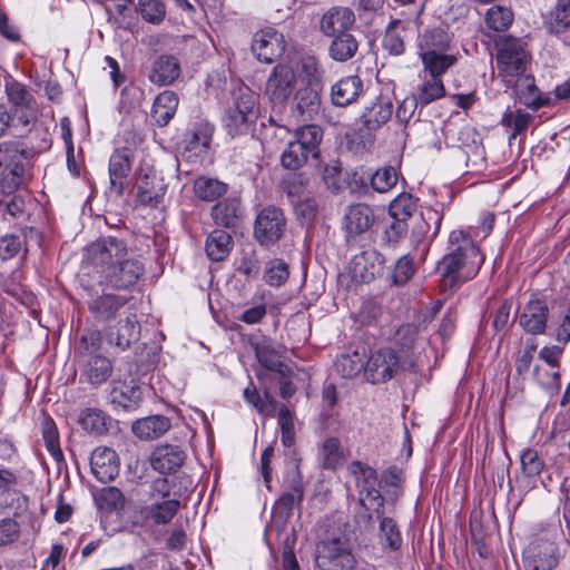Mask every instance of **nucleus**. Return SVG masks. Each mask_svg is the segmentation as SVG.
Wrapping results in <instances>:
<instances>
[{"label": "nucleus", "mask_w": 570, "mask_h": 570, "mask_svg": "<svg viewBox=\"0 0 570 570\" xmlns=\"http://www.w3.org/2000/svg\"><path fill=\"white\" fill-rule=\"evenodd\" d=\"M255 354L264 367L271 370L278 375H284L286 372H291V368L281 361L278 351L273 346L271 342H262L255 346Z\"/></svg>", "instance_id": "obj_40"}, {"label": "nucleus", "mask_w": 570, "mask_h": 570, "mask_svg": "<svg viewBox=\"0 0 570 570\" xmlns=\"http://www.w3.org/2000/svg\"><path fill=\"white\" fill-rule=\"evenodd\" d=\"M278 409V425L281 428L282 444L286 448H291L295 442V424L292 412L285 406L281 405Z\"/></svg>", "instance_id": "obj_57"}, {"label": "nucleus", "mask_w": 570, "mask_h": 570, "mask_svg": "<svg viewBox=\"0 0 570 570\" xmlns=\"http://www.w3.org/2000/svg\"><path fill=\"white\" fill-rule=\"evenodd\" d=\"M384 256L374 248L355 255L350 264L351 277L356 282L370 283L383 273Z\"/></svg>", "instance_id": "obj_13"}, {"label": "nucleus", "mask_w": 570, "mask_h": 570, "mask_svg": "<svg viewBox=\"0 0 570 570\" xmlns=\"http://www.w3.org/2000/svg\"><path fill=\"white\" fill-rule=\"evenodd\" d=\"M350 471L355 478L360 505L367 511H374L377 517L384 514V498L381 494L376 471L360 461H353Z\"/></svg>", "instance_id": "obj_5"}, {"label": "nucleus", "mask_w": 570, "mask_h": 570, "mask_svg": "<svg viewBox=\"0 0 570 570\" xmlns=\"http://www.w3.org/2000/svg\"><path fill=\"white\" fill-rule=\"evenodd\" d=\"M513 21V13L504 7H491L485 14L488 27L494 31H503L510 27Z\"/></svg>", "instance_id": "obj_55"}, {"label": "nucleus", "mask_w": 570, "mask_h": 570, "mask_svg": "<svg viewBox=\"0 0 570 570\" xmlns=\"http://www.w3.org/2000/svg\"><path fill=\"white\" fill-rule=\"evenodd\" d=\"M110 189L121 196L131 170V153L128 148L116 149L109 159Z\"/></svg>", "instance_id": "obj_19"}, {"label": "nucleus", "mask_w": 570, "mask_h": 570, "mask_svg": "<svg viewBox=\"0 0 570 570\" xmlns=\"http://www.w3.org/2000/svg\"><path fill=\"white\" fill-rule=\"evenodd\" d=\"M531 120L532 116L528 112H523L522 110H517L515 112L507 110L502 116L501 125L507 128H512L510 139H514L529 127Z\"/></svg>", "instance_id": "obj_54"}, {"label": "nucleus", "mask_w": 570, "mask_h": 570, "mask_svg": "<svg viewBox=\"0 0 570 570\" xmlns=\"http://www.w3.org/2000/svg\"><path fill=\"white\" fill-rule=\"evenodd\" d=\"M299 78L307 82L306 87L320 88L324 71L321 69L318 61L314 57H304L297 66Z\"/></svg>", "instance_id": "obj_50"}, {"label": "nucleus", "mask_w": 570, "mask_h": 570, "mask_svg": "<svg viewBox=\"0 0 570 570\" xmlns=\"http://www.w3.org/2000/svg\"><path fill=\"white\" fill-rule=\"evenodd\" d=\"M257 116V96L243 85L233 91V101L225 111L223 124L229 135L236 136L245 132Z\"/></svg>", "instance_id": "obj_4"}, {"label": "nucleus", "mask_w": 570, "mask_h": 570, "mask_svg": "<svg viewBox=\"0 0 570 570\" xmlns=\"http://www.w3.org/2000/svg\"><path fill=\"white\" fill-rule=\"evenodd\" d=\"M419 57L423 65V72L439 78L458 61L456 55L451 51L421 53Z\"/></svg>", "instance_id": "obj_32"}, {"label": "nucleus", "mask_w": 570, "mask_h": 570, "mask_svg": "<svg viewBox=\"0 0 570 570\" xmlns=\"http://www.w3.org/2000/svg\"><path fill=\"white\" fill-rule=\"evenodd\" d=\"M355 16L350 8L335 7L324 13L321 20V30L327 37L347 32L354 24Z\"/></svg>", "instance_id": "obj_24"}, {"label": "nucleus", "mask_w": 570, "mask_h": 570, "mask_svg": "<svg viewBox=\"0 0 570 570\" xmlns=\"http://www.w3.org/2000/svg\"><path fill=\"white\" fill-rule=\"evenodd\" d=\"M548 316L547 303L539 298H532L524 305L519 316V324L524 332L540 335L546 332Z\"/></svg>", "instance_id": "obj_16"}, {"label": "nucleus", "mask_w": 570, "mask_h": 570, "mask_svg": "<svg viewBox=\"0 0 570 570\" xmlns=\"http://www.w3.org/2000/svg\"><path fill=\"white\" fill-rule=\"evenodd\" d=\"M180 509V501L177 499L153 500L150 504L141 508L140 513L146 521L154 524H167Z\"/></svg>", "instance_id": "obj_25"}, {"label": "nucleus", "mask_w": 570, "mask_h": 570, "mask_svg": "<svg viewBox=\"0 0 570 570\" xmlns=\"http://www.w3.org/2000/svg\"><path fill=\"white\" fill-rule=\"evenodd\" d=\"M286 229V218L279 208L266 207L259 212L254 226L256 239L265 246L276 243Z\"/></svg>", "instance_id": "obj_10"}, {"label": "nucleus", "mask_w": 570, "mask_h": 570, "mask_svg": "<svg viewBox=\"0 0 570 570\" xmlns=\"http://www.w3.org/2000/svg\"><path fill=\"white\" fill-rule=\"evenodd\" d=\"M316 551L320 570H348L354 567V557L342 538L322 541Z\"/></svg>", "instance_id": "obj_9"}, {"label": "nucleus", "mask_w": 570, "mask_h": 570, "mask_svg": "<svg viewBox=\"0 0 570 570\" xmlns=\"http://www.w3.org/2000/svg\"><path fill=\"white\" fill-rule=\"evenodd\" d=\"M194 190L200 199L213 202L226 193L227 186L214 178L199 177L195 180Z\"/></svg>", "instance_id": "obj_48"}, {"label": "nucleus", "mask_w": 570, "mask_h": 570, "mask_svg": "<svg viewBox=\"0 0 570 570\" xmlns=\"http://www.w3.org/2000/svg\"><path fill=\"white\" fill-rule=\"evenodd\" d=\"M21 239L17 235H4L0 237V259L9 261L21 250Z\"/></svg>", "instance_id": "obj_64"}, {"label": "nucleus", "mask_w": 570, "mask_h": 570, "mask_svg": "<svg viewBox=\"0 0 570 570\" xmlns=\"http://www.w3.org/2000/svg\"><path fill=\"white\" fill-rule=\"evenodd\" d=\"M178 102V96L174 91L160 92L153 104L150 114L153 121L160 127L166 126L176 114Z\"/></svg>", "instance_id": "obj_30"}, {"label": "nucleus", "mask_w": 570, "mask_h": 570, "mask_svg": "<svg viewBox=\"0 0 570 570\" xmlns=\"http://www.w3.org/2000/svg\"><path fill=\"white\" fill-rule=\"evenodd\" d=\"M344 456L341 443L336 438L326 439L320 449V462L322 468L335 470L343 464Z\"/></svg>", "instance_id": "obj_47"}, {"label": "nucleus", "mask_w": 570, "mask_h": 570, "mask_svg": "<svg viewBox=\"0 0 570 570\" xmlns=\"http://www.w3.org/2000/svg\"><path fill=\"white\" fill-rule=\"evenodd\" d=\"M304 498V489L299 473L292 479L289 491L284 493L274 504L273 514L286 522L295 505L301 504Z\"/></svg>", "instance_id": "obj_26"}, {"label": "nucleus", "mask_w": 570, "mask_h": 570, "mask_svg": "<svg viewBox=\"0 0 570 570\" xmlns=\"http://www.w3.org/2000/svg\"><path fill=\"white\" fill-rule=\"evenodd\" d=\"M170 428V421L164 415H151L136 421L132 432L142 440H154L165 434Z\"/></svg>", "instance_id": "obj_33"}, {"label": "nucleus", "mask_w": 570, "mask_h": 570, "mask_svg": "<svg viewBox=\"0 0 570 570\" xmlns=\"http://www.w3.org/2000/svg\"><path fill=\"white\" fill-rule=\"evenodd\" d=\"M452 37L443 26L429 27L417 37V55L451 51Z\"/></svg>", "instance_id": "obj_23"}, {"label": "nucleus", "mask_w": 570, "mask_h": 570, "mask_svg": "<svg viewBox=\"0 0 570 570\" xmlns=\"http://www.w3.org/2000/svg\"><path fill=\"white\" fill-rule=\"evenodd\" d=\"M413 273V261L407 256H403L395 263L392 274L393 283L396 285H403L412 277Z\"/></svg>", "instance_id": "obj_62"}, {"label": "nucleus", "mask_w": 570, "mask_h": 570, "mask_svg": "<svg viewBox=\"0 0 570 570\" xmlns=\"http://www.w3.org/2000/svg\"><path fill=\"white\" fill-rule=\"evenodd\" d=\"M393 111L392 98L380 95L365 106L361 122L370 131L377 130L391 119Z\"/></svg>", "instance_id": "obj_17"}, {"label": "nucleus", "mask_w": 570, "mask_h": 570, "mask_svg": "<svg viewBox=\"0 0 570 570\" xmlns=\"http://www.w3.org/2000/svg\"><path fill=\"white\" fill-rule=\"evenodd\" d=\"M497 66L507 81L522 76L525 71L528 55L519 39L504 37L497 41Z\"/></svg>", "instance_id": "obj_6"}, {"label": "nucleus", "mask_w": 570, "mask_h": 570, "mask_svg": "<svg viewBox=\"0 0 570 570\" xmlns=\"http://www.w3.org/2000/svg\"><path fill=\"white\" fill-rule=\"evenodd\" d=\"M307 180L302 174H289L284 178L282 187L294 204L296 198H301L304 195Z\"/></svg>", "instance_id": "obj_60"}, {"label": "nucleus", "mask_w": 570, "mask_h": 570, "mask_svg": "<svg viewBox=\"0 0 570 570\" xmlns=\"http://www.w3.org/2000/svg\"><path fill=\"white\" fill-rule=\"evenodd\" d=\"M288 275V266L284 261L275 258L266 264L264 278L268 285L281 286L287 281Z\"/></svg>", "instance_id": "obj_58"}, {"label": "nucleus", "mask_w": 570, "mask_h": 570, "mask_svg": "<svg viewBox=\"0 0 570 570\" xmlns=\"http://www.w3.org/2000/svg\"><path fill=\"white\" fill-rule=\"evenodd\" d=\"M416 199L411 194L402 193L391 202L389 214L392 219L406 222L416 212Z\"/></svg>", "instance_id": "obj_49"}, {"label": "nucleus", "mask_w": 570, "mask_h": 570, "mask_svg": "<svg viewBox=\"0 0 570 570\" xmlns=\"http://www.w3.org/2000/svg\"><path fill=\"white\" fill-rule=\"evenodd\" d=\"M367 351L360 344L352 353L341 355L335 363L336 370L343 377H354L366 367Z\"/></svg>", "instance_id": "obj_31"}, {"label": "nucleus", "mask_w": 570, "mask_h": 570, "mask_svg": "<svg viewBox=\"0 0 570 570\" xmlns=\"http://www.w3.org/2000/svg\"><path fill=\"white\" fill-rule=\"evenodd\" d=\"M320 102L318 88L305 87L296 92L293 111L303 119L312 118L317 112Z\"/></svg>", "instance_id": "obj_39"}, {"label": "nucleus", "mask_w": 570, "mask_h": 570, "mask_svg": "<svg viewBox=\"0 0 570 570\" xmlns=\"http://www.w3.org/2000/svg\"><path fill=\"white\" fill-rule=\"evenodd\" d=\"M245 402L254 407L259 414L266 416H275L277 402L267 389L264 390L262 396L256 386L250 382L243 391Z\"/></svg>", "instance_id": "obj_36"}, {"label": "nucleus", "mask_w": 570, "mask_h": 570, "mask_svg": "<svg viewBox=\"0 0 570 570\" xmlns=\"http://www.w3.org/2000/svg\"><path fill=\"white\" fill-rule=\"evenodd\" d=\"M42 436L48 452L57 461L63 459V453L59 444V434L56 424L51 420H45L42 423Z\"/></svg>", "instance_id": "obj_56"}, {"label": "nucleus", "mask_w": 570, "mask_h": 570, "mask_svg": "<svg viewBox=\"0 0 570 570\" xmlns=\"http://www.w3.org/2000/svg\"><path fill=\"white\" fill-rule=\"evenodd\" d=\"M323 138L322 128L317 125L299 127L294 132L282 153V165L291 170H296L309 159H316L320 154V144Z\"/></svg>", "instance_id": "obj_3"}, {"label": "nucleus", "mask_w": 570, "mask_h": 570, "mask_svg": "<svg viewBox=\"0 0 570 570\" xmlns=\"http://www.w3.org/2000/svg\"><path fill=\"white\" fill-rule=\"evenodd\" d=\"M205 250L210 261L220 262L225 259L232 250V237L222 229L213 230L205 244Z\"/></svg>", "instance_id": "obj_38"}, {"label": "nucleus", "mask_w": 570, "mask_h": 570, "mask_svg": "<svg viewBox=\"0 0 570 570\" xmlns=\"http://www.w3.org/2000/svg\"><path fill=\"white\" fill-rule=\"evenodd\" d=\"M381 519L379 539L384 550L395 551L401 548L402 537L395 521L391 518L377 517Z\"/></svg>", "instance_id": "obj_46"}, {"label": "nucleus", "mask_w": 570, "mask_h": 570, "mask_svg": "<svg viewBox=\"0 0 570 570\" xmlns=\"http://www.w3.org/2000/svg\"><path fill=\"white\" fill-rule=\"evenodd\" d=\"M214 134V126L208 122H199L186 136L185 149L191 151L195 156H199L209 148Z\"/></svg>", "instance_id": "obj_37"}, {"label": "nucleus", "mask_w": 570, "mask_h": 570, "mask_svg": "<svg viewBox=\"0 0 570 570\" xmlns=\"http://www.w3.org/2000/svg\"><path fill=\"white\" fill-rule=\"evenodd\" d=\"M90 468L98 481L107 483L119 473L118 456L112 449L99 446L91 453Z\"/></svg>", "instance_id": "obj_18"}, {"label": "nucleus", "mask_w": 570, "mask_h": 570, "mask_svg": "<svg viewBox=\"0 0 570 570\" xmlns=\"http://www.w3.org/2000/svg\"><path fill=\"white\" fill-rule=\"evenodd\" d=\"M363 91V81L358 76H347L333 85L331 98L335 106L345 107L354 102Z\"/></svg>", "instance_id": "obj_28"}, {"label": "nucleus", "mask_w": 570, "mask_h": 570, "mask_svg": "<svg viewBox=\"0 0 570 570\" xmlns=\"http://www.w3.org/2000/svg\"><path fill=\"white\" fill-rule=\"evenodd\" d=\"M397 183V174L393 167L379 169L372 175L371 184L374 190L386 193Z\"/></svg>", "instance_id": "obj_59"}, {"label": "nucleus", "mask_w": 570, "mask_h": 570, "mask_svg": "<svg viewBox=\"0 0 570 570\" xmlns=\"http://www.w3.org/2000/svg\"><path fill=\"white\" fill-rule=\"evenodd\" d=\"M111 373V362L101 355L91 356L83 370V375L87 381L96 386L105 383L110 377Z\"/></svg>", "instance_id": "obj_41"}, {"label": "nucleus", "mask_w": 570, "mask_h": 570, "mask_svg": "<svg viewBox=\"0 0 570 570\" xmlns=\"http://www.w3.org/2000/svg\"><path fill=\"white\" fill-rule=\"evenodd\" d=\"M90 261L99 274V286L129 289L144 275V264L128 257L127 245L116 237H102L89 247Z\"/></svg>", "instance_id": "obj_1"}, {"label": "nucleus", "mask_w": 570, "mask_h": 570, "mask_svg": "<svg viewBox=\"0 0 570 570\" xmlns=\"http://www.w3.org/2000/svg\"><path fill=\"white\" fill-rule=\"evenodd\" d=\"M24 151L16 142L0 145L1 187L10 194L22 183Z\"/></svg>", "instance_id": "obj_8"}, {"label": "nucleus", "mask_w": 570, "mask_h": 570, "mask_svg": "<svg viewBox=\"0 0 570 570\" xmlns=\"http://www.w3.org/2000/svg\"><path fill=\"white\" fill-rule=\"evenodd\" d=\"M445 95L444 83L441 78L425 76L422 79V82L417 87V91L415 98L420 101L421 105L426 106L434 100H438Z\"/></svg>", "instance_id": "obj_44"}, {"label": "nucleus", "mask_w": 570, "mask_h": 570, "mask_svg": "<svg viewBox=\"0 0 570 570\" xmlns=\"http://www.w3.org/2000/svg\"><path fill=\"white\" fill-rule=\"evenodd\" d=\"M449 243V253L438 266L443 291L456 288L463 282L473 278L484 262V256L463 230H453Z\"/></svg>", "instance_id": "obj_2"}, {"label": "nucleus", "mask_w": 570, "mask_h": 570, "mask_svg": "<svg viewBox=\"0 0 570 570\" xmlns=\"http://www.w3.org/2000/svg\"><path fill=\"white\" fill-rule=\"evenodd\" d=\"M110 402L118 407L126 411H131L138 407L142 400L141 387L134 379L114 380L111 383Z\"/></svg>", "instance_id": "obj_20"}, {"label": "nucleus", "mask_w": 570, "mask_h": 570, "mask_svg": "<svg viewBox=\"0 0 570 570\" xmlns=\"http://www.w3.org/2000/svg\"><path fill=\"white\" fill-rule=\"evenodd\" d=\"M106 286L85 285L83 289L87 293V305L90 313L96 320L101 322H110L117 317L119 311L128 303L129 298L126 295H116L106 293Z\"/></svg>", "instance_id": "obj_7"}, {"label": "nucleus", "mask_w": 570, "mask_h": 570, "mask_svg": "<svg viewBox=\"0 0 570 570\" xmlns=\"http://www.w3.org/2000/svg\"><path fill=\"white\" fill-rule=\"evenodd\" d=\"M284 50V36L274 28L262 29L253 37L252 51L262 62L272 63Z\"/></svg>", "instance_id": "obj_12"}, {"label": "nucleus", "mask_w": 570, "mask_h": 570, "mask_svg": "<svg viewBox=\"0 0 570 570\" xmlns=\"http://www.w3.org/2000/svg\"><path fill=\"white\" fill-rule=\"evenodd\" d=\"M544 26L551 33H561L570 27V7L557 0L556 6L544 19Z\"/></svg>", "instance_id": "obj_45"}, {"label": "nucleus", "mask_w": 570, "mask_h": 570, "mask_svg": "<svg viewBox=\"0 0 570 570\" xmlns=\"http://www.w3.org/2000/svg\"><path fill=\"white\" fill-rule=\"evenodd\" d=\"M6 92L8 96V99L16 106V107H29V104L32 99V96L27 90L26 86L18 82V81H10L6 85Z\"/></svg>", "instance_id": "obj_61"}, {"label": "nucleus", "mask_w": 570, "mask_h": 570, "mask_svg": "<svg viewBox=\"0 0 570 570\" xmlns=\"http://www.w3.org/2000/svg\"><path fill=\"white\" fill-rule=\"evenodd\" d=\"M185 459V452L178 445L163 444L153 451L150 463L154 470L166 474L177 471Z\"/></svg>", "instance_id": "obj_22"}, {"label": "nucleus", "mask_w": 570, "mask_h": 570, "mask_svg": "<svg viewBox=\"0 0 570 570\" xmlns=\"http://www.w3.org/2000/svg\"><path fill=\"white\" fill-rule=\"evenodd\" d=\"M165 195V187L157 177L145 175L137 184V199L145 206H157Z\"/></svg>", "instance_id": "obj_35"}, {"label": "nucleus", "mask_w": 570, "mask_h": 570, "mask_svg": "<svg viewBox=\"0 0 570 570\" xmlns=\"http://www.w3.org/2000/svg\"><path fill=\"white\" fill-rule=\"evenodd\" d=\"M328 52L332 59L336 61H347L355 56L358 49V42L355 37L348 32L333 37Z\"/></svg>", "instance_id": "obj_42"}, {"label": "nucleus", "mask_w": 570, "mask_h": 570, "mask_svg": "<svg viewBox=\"0 0 570 570\" xmlns=\"http://www.w3.org/2000/svg\"><path fill=\"white\" fill-rule=\"evenodd\" d=\"M137 11L151 24H160L166 17V6L160 0H138Z\"/></svg>", "instance_id": "obj_51"}, {"label": "nucleus", "mask_w": 570, "mask_h": 570, "mask_svg": "<svg viewBox=\"0 0 570 570\" xmlns=\"http://www.w3.org/2000/svg\"><path fill=\"white\" fill-rule=\"evenodd\" d=\"M558 563L557 548L553 543L530 548L524 558L527 570H552Z\"/></svg>", "instance_id": "obj_27"}, {"label": "nucleus", "mask_w": 570, "mask_h": 570, "mask_svg": "<svg viewBox=\"0 0 570 570\" xmlns=\"http://www.w3.org/2000/svg\"><path fill=\"white\" fill-rule=\"evenodd\" d=\"M79 424L89 433L102 434L107 431L106 415L98 409H86L79 416Z\"/></svg>", "instance_id": "obj_52"}, {"label": "nucleus", "mask_w": 570, "mask_h": 570, "mask_svg": "<svg viewBox=\"0 0 570 570\" xmlns=\"http://www.w3.org/2000/svg\"><path fill=\"white\" fill-rule=\"evenodd\" d=\"M397 368L399 356L389 347L380 348L366 358L365 373L374 384L391 380Z\"/></svg>", "instance_id": "obj_14"}, {"label": "nucleus", "mask_w": 570, "mask_h": 570, "mask_svg": "<svg viewBox=\"0 0 570 570\" xmlns=\"http://www.w3.org/2000/svg\"><path fill=\"white\" fill-rule=\"evenodd\" d=\"M373 223V210L367 205L355 204L346 208L343 218V228L348 238L356 237L367 232Z\"/></svg>", "instance_id": "obj_21"}, {"label": "nucleus", "mask_w": 570, "mask_h": 570, "mask_svg": "<svg viewBox=\"0 0 570 570\" xmlns=\"http://www.w3.org/2000/svg\"><path fill=\"white\" fill-rule=\"evenodd\" d=\"M140 325L132 313H124L117 323L109 325L106 330V337L109 344L120 351L127 350L130 344L138 340Z\"/></svg>", "instance_id": "obj_15"}, {"label": "nucleus", "mask_w": 570, "mask_h": 570, "mask_svg": "<svg viewBox=\"0 0 570 570\" xmlns=\"http://www.w3.org/2000/svg\"><path fill=\"white\" fill-rule=\"evenodd\" d=\"M390 341L400 353H413L420 346L419 327L411 323L401 324L395 327Z\"/></svg>", "instance_id": "obj_34"}, {"label": "nucleus", "mask_w": 570, "mask_h": 570, "mask_svg": "<svg viewBox=\"0 0 570 570\" xmlns=\"http://www.w3.org/2000/svg\"><path fill=\"white\" fill-rule=\"evenodd\" d=\"M180 73L178 59L174 56L164 55L153 63L149 79L158 86L173 83Z\"/></svg>", "instance_id": "obj_29"}, {"label": "nucleus", "mask_w": 570, "mask_h": 570, "mask_svg": "<svg viewBox=\"0 0 570 570\" xmlns=\"http://www.w3.org/2000/svg\"><path fill=\"white\" fill-rule=\"evenodd\" d=\"M405 22L402 19H394L386 27L382 46L391 55L400 56L405 51L402 36V32L405 31Z\"/></svg>", "instance_id": "obj_43"}, {"label": "nucleus", "mask_w": 570, "mask_h": 570, "mask_svg": "<svg viewBox=\"0 0 570 570\" xmlns=\"http://www.w3.org/2000/svg\"><path fill=\"white\" fill-rule=\"evenodd\" d=\"M296 76L292 67L279 63L274 67L269 75L265 92L274 107H282L295 89Z\"/></svg>", "instance_id": "obj_11"}, {"label": "nucleus", "mask_w": 570, "mask_h": 570, "mask_svg": "<svg viewBox=\"0 0 570 570\" xmlns=\"http://www.w3.org/2000/svg\"><path fill=\"white\" fill-rule=\"evenodd\" d=\"M217 225L233 227L238 217V204L235 200H225L216 204L212 212Z\"/></svg>", "instance_id": "obj_53"}, {"label": "nucleus", "mask_w": 570, "mask_h": 570, "mask_svg": "<svg viewBox=\"0 0 570 570\" xmlns=\"http://www.w3.org/2000/svg\"><path fill=\"white\" fill-rule=\"evenodd\" d=\"M521 465L523 472L528 476H534L542 471L543 462L539 458L537 451L532 449H527L521 454Z\"/></svg>", "instance_id": "obj_63"}]
</instances>
